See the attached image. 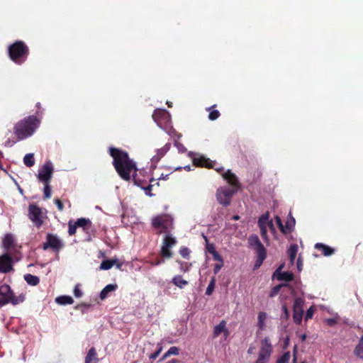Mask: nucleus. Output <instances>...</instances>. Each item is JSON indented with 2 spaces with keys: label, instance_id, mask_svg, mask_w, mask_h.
Segmentation results:
<instances>
[{
  "label": "nucleus",
  "instance_id": "obj_12",
  "mask_svg": "<svg viewBox=\"0 0 363 363\" xmlns=\"http://www.w3.org/2000/svg\"><path fill=\"white\" fill-rule=\"evenodd\" d=\"M303 303L304 301L301 298H296L294 301L293 306V318L296 325H300L301 323L303 314Z\"/></svg>",
  "mask_w": 363,
  "mask_h": 363
},
{
  "label": "nucleus",
  "instance_id": "obj_28",
  "mask_svg": "<svg viewBox=\"0 0 363 363\" xmlns=\"http://www.w3.org/2000/svg\"><path fill=\"white\" fill-rule=\"evenodd\" d=\"M24 279L30 286H36L40 282L39 277L31 274H25Z\"/></svg>",
  "mask_w": 363,
  "mask_h": 363
},
{
  "label": "nucleus",
  "instance_id": "obj_60",
  "mask_svg": "<svg viewBox=\"0 0 363 363\" xmlns=\"http://www.w3.org/2000/svg\"><path fill=\"white\" fill-rule=\"evenodd\" d=\"M162 350V346L160 343H158L157 344V350L156 351L158 352L159 354H160Z\"/></svg>",
  "mask_w": 363,
  "mask_h": 363
},
{
  "label": "nucleus",
  "instance_id": "obj_4",
  "mask_svg": "<svg viewBox=\"0 0 363 363\" xmlns=\"http://www.w3.org/2000/svg\"><path fill=\"white\" fill-rule=\"evenodd\" d=\"M151 225L157 234H166L173 230L174 220L171 216L164 213L152 218Z\"/></svg>",
  "mask_w": 363,
  "mask_h": 363
},
{
  "label": "nucleus",
  "instance_id": "obj_22",
  "mask_svg": "<svg viewBox=\"0 0 363 363\" xmlns=\"http://www.w3.org/2000/svg\"><path fill=\"white\" fill-rule=\"evenodd\" d=\"M315 249L321 252L322 255L326 257L330 256L335 252L333 248L320 242L315 245Z\"/></svg>",
  "mask_w": 363,
  "mask_h": 363
},
{
  "label": "nucleus",
  "instance_id": "obj_36",
  "mask_svg": "<svg viewBox=\"0 0 363 363\" xmlns=\"http://www.w3.org/2000/svg\"><path fill=\"white\" fill-rule=\"evenodd\" d=\"M177 262L179 264V269L182 272H187L189 271L191 267V264L188 262H184L180 260H177Z\"/></svg>",
  "mask_w": 363,
  "mask_h": 363
},
{
  "label": "nucleus",
  "instance_id": "obj_42",
  "mask_svg": "<svg viewBox=\"0 0 363 363\" xmlns=\"http://www.w3.org/2000/svg\"><path fill=\"white\" fill-rule=\"evenodd\" d=\"M286 286V284H279V285L274 286L270 291L269 296L270 297L275 296L276 295H277L279 294L281 288L283 286Z\"/></svg>",
  "mask_w": 363,
  "mask_h": 363
},
{
  "label": "nucleus",
  "instance_id": "obj_35",
  "mask_svg": "<svg viewBox=\"0 0 363 363\" xmlns=\"http://www.w3.org/2000/svg\"><path fill=\"white\" fill-rule=\"evenodd\" d=\"M215 286H216V277H211V281H210V282L208 285V287L206 289V294L207 296H211L213 294L214 289H215Z\"/></svg>",
  "mask_w": 363,
  "mask_h": 363
},
{
  "label": "nucleus",
  "instance_id": "obj_2",
  "mask_svg": "<svg viewBox=\"0 0 363 363\" xmlns=\"http://www.w3.org/2000/svg\"><path fill=\"white\" fill-rule=\"evenodd\" d=\"M39 123V120L35 116H28L15 124L13 133L18 140H22L33 134Z\"/></svg>",
  "mask_w": 363,
  "mask_h": 363
},
{
  "label": "nucleus",
  "instance_id": "obj_54",
  "mask_svg": "<svg viewBox=\"0 0 363 363\" xmlns=\"http://www.w3.org/2000/svg\"><path fill=\"white\" fill-rule=\"evenodd\" d=\"M223 266V262H219V263L216 264L214 265V268H213L214 274H217Z\"/></svg>",
  "mask_w": 363,
  "mask_h": 363
},
{
  "label": "nucleus",
  "instance_id": "obj_52",
  "mask_svg": "<svg viewBox=\"0 0 363 363\" xmlns=\"http://www.w3.org/2000/svg\"><path fill=\"white\" fill-rule=\"evenodd\" d=\"M54 203L56 204L58 211H63L64 205H63V203L62 202V201L60 199H55L54 200Z\"/></svg>",
  "mask_w": 363,
  "mask_h": 363
},
{
  "label": "nucleus",
  "instance_id": "obj_51",
  "mask_svg": "<svg viewBox=\"0 0 363 363\" xmlns=\"http://www.w3.org/2000/svg\"><path fill=\"white\" fill-rule=\"evenodd\" d=\"M174 145L177 147V148L179 152L183 153L186 151V149L183 144L176 141Z\"/></svg>",
  "mask_w": 363,
  "mask_h": 363
},
{
  "label": "nucleus",
  "instance_id": "obj_13",
  "mask_svg": "<svg viewBox=\"0 0 363 363\" xmlns=\"http://www.w3.org/2000/svg\"><path fill=\"white\" fill-rule=\"evenodd\" d=\"M234 191L230 189L220 188L216 191V199L219 203L224 206L230 204Z\"/></svg>",
  "mask_w": 363,
  "mask_h": 363
},
{
  "label": "nucleus",
  "instance_id": "obj_6",
  "mask_svg": "<svg viewBox=\"0 0 363 363\" xmlns=\"http://www.w3.org/2000/svg\"><path fill=\"white\" fill-rule=\"evenodd\" d=\"M248 243L251 247L254 249L257 254V259L256 260L255 267H259L267 257V250L256 235H252L248 238Z\"/></svg>",
  "mask_w": 363,
  "mask_h": 363
},
{
  "label": "nucleus",
  "instance_id": "obj_33",
  "mask_svg": "<svg viewBox=\"0 0 363 363\" xmlns=\"http://www.w3.org/2000/svg\"><path fill=\"white\" fill-rule=\"evenodd\" d=\"M354 354L358 357L363 359V336L360 338L358 345L354 349Z\"/></svg>",
  "mask_w": 363,
  "mask_h": 363
},
{
  "label": "nucleus",
  "instance_id": "obj_14",
  "mask_svg": "<svg viewBox=\"0 0 363 363\" xmlns=\"http://www.w3.org/2000/svg\"><path fill=\"white\" fill-rule=\"evenodd\" d=\"M154 121L160 127L165 125L169 120L168 112L164 109H156L152 114Z\"/></svg>",
  "mask_w": 363,
  "mask_h": 363
},
{
  "label": "nucleus",
  "instance_id": "obj_37",
  "mask_svg": "<svg viewBox=\"0 0 363 363\" xmlns=\"http://www.w3.org/2000/svg\"><path fill=\"white\" fill-rule=\"evenodd\" d=\"M295 225V219L293 217H291L290 219H289L286 224L284 225L285 229L287 230V234L291 233L293 230V228Z\"/></svg>",
  "mask_w": 363,
  "mask_h": 363
},
{
  "label": "nucleus",
  "instance_id": "obj_64",
  "mask_svg": "<svg viewBox=\"0 0 363 363\" xmlns=\"http://www.w3.org/2000/svg\"><path fill=\"white\" fill-rule=\"evenodd\" d=\"M14 143H15V142H14V141L11 142L10 140H8V141L6 143V145H7V146H12Z\"/></svg>",
  "mask_w": 363,
  "mask_h": 363
},
{
  "label": "nucleus",
  "instance_id": "obj_27",
  "mask_svg": "<svg viewBox=\"0 0 363 363\" xmlns=\"http://www.w3.org/2000/svg\"><path fill=\"white\" fill-rule=\"evenodd\" d=\"M298 245L296 244H293L290 245L288 250V255L291 264H293L295 261L298 252Z\"/></svg>",
  "mask_w": 363,
  "mask_h": 363
},
{
  "label": "nucleus",
  "instance_id": "obj_17",
  "mask_svg": "<svg viewBox=\"0 0 363 363\" xmlns=\"http://www.w3.org/2000/svg\"><path fill=\"white\" fill-rule=\"evenodd\" d=\"M2 245L6 250H16L17 247L16 241L13 235L11 233H7L5 235L3 239Z\"/></svg>",
  "mask_w": 363,
  "mask_h": 363
},
{
  "label": "nucleus",
  "instance_id": "obj_10",
  "mask_svg": "<svg viewBox=\"0 0 363 363\" xmlns=\"http://www.w3.org/2000/svg\"><path fill=\"white\" fill-rule=\"evenodd\" d=\"M42 209L37 205L32 203L28 206V217L37 228L43 223Z\"/></svg>",
  "mask_w": 363,
  "mask_h": 363
},
{
  "label": "nucleus",
  "instance_id": "obj_20",
  "mask_svg": "<svg viewBox=\"0 0 363 363\" xmlns=\"http://www.w3.org/2000/svg\"><path fill=\"white\" fill-rule=\"evenodd\" d=\"M171 147L170 143H166L162 147L159 148L156 151V155L152 157V163H157L162 157H163L166 153L169 150Z\"/></svg>",
  "mask_w": 363,
  "mask_h": 363
},
{
  "label": "nucleus",
  "instance_id": "obj_39",
  "mask_svg": "<svg viewBox=\"0 0 363 363\" xmlns=\"http://www.w3.org/2000/svg\"><path fill=\"white\" fill-rule=\"evenodd\" d=\"M291 357L290 352H286L276 362V363H289Z\"/></svg>",
  "mask_w": 363,
  "mask_h": 363
},
{
  "label": "nucleus",
  "instance_id": "obj_45",
  "mask_svg": "<svg viewBox=\"0 0 363 363\" xmlns=\"http://www.w3.org/2000/svg\"><path fill=\"white\" fill-rule=\"evenodd\" d=\"M315 308L313 306H311L306 311V313L305 315V320L307 321L309 319H311L313 316V314L315 313Z\"/></svg>",
  "mask_w": 363,
  "mask_h": 363
},
{
  "label": "nucleus",
  "instance_id": "obj_34",
  "mask_svg": "<svg viewBox=\"0 0 363 363\" xmlns=\"http://www.w3.org/2000/svg\"><path fill=\"white\" fill-rule=\"evenodd\" d=\"M115 262H116V261L112 260V259L104 260L101 263L100 269H103V270H108L113 266Z\"/></svg>",
  "mask_w": 363,
  "mask_h": 363
},
{
  "label": "nucleus",
  "instance_id": "obj_26",
  "mask_svg": "<svg viewBox=\"0 0 363 363\" xmlns=\"http://www.w3.org/2000/svg\"><path fill=\"white\" fill-rule=\"evenodd\" d=\"M172 282L174 285L180 289H183L185 286L188 285L189 284V282L184 280L180 275L174 276L172 279Z\"/></svg>",
  "mask_w": 363,
  "mask_h": 363
},
{
  "label": "nucleus",
  "instance_id": "obj_59",
  "mask_svg": "<svg viewBox=\"0 0 363 363\" xmlns=\"http://www.w3.org/2000/svg\"><path fill=\"white\" fill-rule=\"evenodd\" d=\"M269 229L272 232V233H274L275 232V228H274V225L273 224V222L272 220H270L269 222V224L268 225Z\"/></svg>",
  "mask_w": 363,
  "mask_h": 363
},
{
  "label": "nucleus",
  "instance_id": "obj_9",
  "mask_svg": "<svg viewBox=\"0 0 363 363\" xmlns=\"http://www.w3.org/2000/svg\"><path fill=\"white\" fill-rule=\"evenodd\" d=\"M64 246L63 242L56 235L48 233L46 236V242L43 243V249L44 250L51 249L52 251L58 252Z\"/></svg>",
  "mask_w": 363,
  "mask_h": 363
},
{
  "label": "nucleus",
  "instance_id": "obj_43",
  "mask_svg": "<svg viewBox=\"0 0 363 363\" xmlns=\"http://www.w3.org/2000/svg\"><path fill=\"white\" fill-rule=\"evenodd\" d=\"M261 237L265 242H269V238L267 235V228H259Z\"/></svg>",
  "mask_w": 363,
  "mask_h": 363
},
{
  "label": "nucleus",
  "instance_id": "obj_57",
  "mask_svg": "<svg viewBox=\"0 0 363 363\" xmlns=\"http://www.w3.org/2000/svg\"><path fill=\"white\" fill-rule=\"evenodd\" d=\"M170 356L169 353L168 351H167L164 354L163 356L159 360V362H161L162 361H164L165 359H167V357H169Z\"/></svg>",
  "mask_w": 363,
  "mask_h": 363
},
{
  "label": "nucleus",
  "instance_id": "obj_50",
  "mask_svg": "<svg viewBox=\"0 0 363 363\" xmlns=\"http://www.w3.org/2000/svg\"><path fill=\"white\" fill-rule=\"evenodd\" d=\"M74 295L77 298H79L82 296V292L79 288V284H77L74 289Z\"/></svg>",
  "mask_w": 363,
  "mask_h": 363
},
{
  "label": "nucleus",
  "instance_id": "obj_21",
  "mask_svg": "<svg viewBox=\"0 0 363 363\" xmlns=\"http://www.w3.org/2000/svg\"><path fill=\"white\" fill-rule=\"evenodd\" d=\"M223 177L225 179L229 184L231 186L238 188L240 187V183L236 175L231 172L230 170H228L226 172L223 174Z\"/></svg>",
  "mask_w": 363,
  "mask_h": 363
},
{
  "label": "nucleus",
  "instance_id": "obj_24",
  "mask_svg": "<svg viewBox=\"0 0 363 363\" xmlns=\"http://www.w3.org/2000/svg\"><path fill=\"white\" fill-rule=\"evenodd\" d=\"M118 289V285L117 284H108L106 285L101 291L100 293V295H99V297L101 300H104L105 298H107L108 296V294L109 292H112V291H116V289Z\"/></svg>",
  "mask_w": 363,
  "mask_h": 363
},
{
  "label": "nucleus",
  "instance_id": "obj_25",
  "mask_svg": "<svg viewBox=\"0 0 363 363\" xmlns=\"http://www.w3.org/2000/svg\"><path fill=\"white\" fill-rule=\"evenodd\" d=\"M222 333H228L226 322L225 320H221L219 324L214 327L213 337H218Z\"/></svg>",
  "mask_w": 363,
  "mask_h": 363
},
{
  "label": "nucleus",
  "instance_id": "obj_19",
  "mask_svg": "<svg viewBox=\"0 0 363 363\" xmlns=\"http://www.w3.org/2000/svg\"><path fill=\"white\" fill-rule=\"evenodd\" d=\"M75 223L77 228H82L84 232L88 233L93 230V225L90 219L85 218H78Z\"/></svg>",
  "mask_w": 363,
  "mask_h": 363
},
{
  "label": "nucleus",
  "instance_id": "obj_48",
  "mask_svg": "<svg viewBox=\"0 0 363 363\" xmlns=\"http://www.w3.org/2000/svg\"><path fill=\"white\" fill-rule=\"evenodd\" d=\"M164 260L163 259L156 257L155 259L150 261V264L152 266H158L162 263H164Z\"/></svg>",
  "mask_w": 363,
  "mask_h": 363
},
{
  "label": "nucleus",
  "instance_id": "obj_23",
  "mask_svg": "<svg viewBox=\"0 0 363 363\" xmlns=\"http://www.w3.org/2000/svg\"><path fill=\"white\" fill-rule=\"evenodd\" d=\"M99 361V359L98 358L97 352L95 347H91L89 350L85 357V363H98Z\"/></svg>",
  "mask_w": 363,
  "mask_h": 363
},
{
  "label": "nucleus",
  "instance_id": "obj_47",
  "mask_svg": "<svg viewBox=\"0 0 363 363\" xmlns=\"http://www.w3.org/2000/svg\"><path fill=\"white\" fill-rule=\"evenodd\" d=\"M203 238L206 242V250L210 254L212 255L213 253H214L216 251L215 246L213 244H210L208 242V239H207L206 236L203 235Z\"/></svg>",
  "mask_w": 363,
  "mask_h": 363
},
{
  "label": "nucleus",
  "instance_id": "obj_5",
  "mask_svg": "<svg viewBox=\"0 0 363 363\" xmlns=\"http://www.w3.org/2000/svg\"><path fill=\"white\" fill-rule=\"evenodd\" d=\"M24 299L23 295L16 296L8 284L0 285V307L8 303L16 306L23 302Z\"/></svg>",
  "mask_w": 363,
  "mask_h": 363
},
{
  "label": "nucleus",
  "instance_id": "obj_61",
  "mask_svg": "<svg viewBox=\"0 0 363 363\" xmlns=\"http://www.w3.org/2000/svg\"><path fill=\"white\" fill-rule=\"evenodd\" d=\"M335 322H336V321H335L334 319H333V318H330V319H328V325H334V324L335 323Z\"/></svg>",
  "mask_w": 363,
  "mask_h": 363
},
{
  "label": "nucleus",
  "instance_id": "obj_58",
  "mask_svg": "<svg viewBox=\"0 0 363 363\" xmlns=\"http://www.w3.org/2000/svg\"><path fill=\"white\" fill-rule=\"evenodd\" d=\"M159 353L158 352L155 351L154 353L151 354L150 356H149V358L150 359H155L158 356H159Z\"/></svg>",
  "mask_w": 363,
  "mask_h": 363
},
{
  "label": "nucleus",
  "instance_id": "obj_53",
  "mask_svg": "<svg viewBox=\"0 0 363 363\" xmlns=\"http://www.w3.org/2000/svg\"><path fill=\"white\" fill-rule=\"evenodd\" d=\"M212 256L214 260L218 261L219 262H223V259L222 256L217 251L213 253Z\"/></svg>",
  "mask_w": 363,
  "mask_h": 363
},
{
  "label": "nucleus",
  "instance_id": "obj_62",
  "mask_svg": "<svg viewBox=\"0 0 363 363\" xmlns=\"http://www.w3.org/2000/svg\"><path fill=\"white\" fill-rule=\"evenodd\" d=\"M166 363H180V361H179L177 359H172L167 362Z\"/></svg>",
  "mask_w": 363,
  "mask_h": 363
},
{
  "label": "nucleus",
  "instance_id": "obj_8",
  "mask_svg": "<svg viewBox=\"0 0 363 363\" xmlns=\"http://www.w3.org/2000/svg\"><path fill=\"white\" fill-rule=\"evenodd\" d=\"M272 351V346L268 337L261 341L258 358L255 363H267Z\"/></svg>",
  "mask_w": 363,
  "mask_h": 363
},
{
  "label": "nucleus",
  "instance_id": "obj_1",
  "mask_svg": "<svg viewBox=\"0 0 363 363\" xmlns=\"http://www.w3.org/2000/svg\"><path fill=\"white\" fill-rule=\"evenodd\" d=\"M109 155L113 158V165L121 177L125 181H130L131 174L134 184L145 190L147 195L152 196L150 193L152 184L145 185L146 182L138 178L136 174L137 167L135 162L129 157L128 153L120 148L110 147Z\"/></svg>",
  "mask_w": 363,
  "mask_h": 363
},
{
  "label": "nucleus",
  "instance_id": "obj_30",
  "mask_svg": "<svg viewBox=\"0 0 363 363\" xmlns=\"http://www.w3.org/2000/svg\"><path fill=\"white\" fill-rule=\"evenodd\" d=\"M269 213H266L261 216L258 219V226L259 228L265 227L267 228L270 220H269Z\"/></svg>",
  "mask_w": 363,
  "mask_h": 363
},
{
  "label": "nucleus",
  "instance_id": "obj_38",
  "mask_svg": "<svg viewBox=\"0 0 363 363\" xmlns=\"http://www.w3.org/2000/svg\"><path fill=\"white\" fill-rule=\"evenodd\" d=\"M190 252H191L190 250L185 246H182L179 249V254L184 259H189Z\"/></svg>",
  "mask_w": 363,
  "mask_h": 363
},
{
  "label": "nucleus",
  "instance_id": "obj_40",
  "mask_svg": "<svg viewBox=\"0 0 363 363\" xmlns=\"http://www.w3.org/2000/svg\"><path fill=\"white\" fill-rule=\"evenodd\" d=\"M77 226L75 222L69 220L68 223V233L70 236L75 235Z\"/></svg>",
  "mask_w": 363,
  "mask_h": 363
},
{
  "label": "nucleus",
  "instance_id": "obj_29",
  "mask_svg": "<svg viewBox=\"0 0 363 363\" xmlns=\"http://www.w3.org/2000/svg\"><path fill=\"white\" fill-rule=\"evenodd\" d=\"M55 301L60 305H68L74 303L73 298L69 296H60L55 298Z\"/></svg>",
  "mask_w": 363,
  "mask_h": 363
},
{
  "label": "nucleus",
  "instance_id": "obj_15",
  "mask_svg": "<svg viewBox=\"0 0 363 363\" xmlns=\"http://www.w3.org/2000/svg\"><path fill=\"white\" fill-rule=\"evenodd\" d=\"M193 164L196 167L215 168L216 162L211 160L203 155H199L193 158Z\"/></svg>",
  "mask_w": 363,
  "mask_h": 363
},
{
  "label": "nucleus",
  "instance_id": "obj_41",
  "mask_svg": "<svg viewBox=\"0 0 363 363\" xmlns=\"http://www.w3.org/2000/svg\"><path fill=\"white\" fill-rule=\"evenodd\" d=\"M44 184V197L45 199H50L51 197V187L50 186V183H43Z\"/></svg>",
  "mask_w": 363,
  "mask_h": 363
},
{
  "label": "nucleus",
  "instance_id": "obj_31",
  "mask_svg": "<svg viewBox=\"0 0 363 363\" xmlns=\"http://www.w3.org/2000/svg\"><path fill=\"white\" fill-rule=\"evenodd\" d=\"M23 162L28 167H31L35 164L34 155L33 153L26 154L23 157Z\"/></svg>",
  "mask_w": 363,
  "mask_h": 363
},
{
  "label": "nucleus",
  "instance_id": "obj_55",
  "mask_svg": "<svg viewBox=\"0 0 363 363\" xmlns=\"http://www.w3.org/2000/svg\"><path fill=\"white\" fill-rule=\"evenodd\" d=\"M296 264H297L298 270L301 271L302 269V266H303V261L301 259V256L298 257V258L297 259Z\"/></svg>",
  "mask_w": 363,
  "mask_h": 363
},
{
  "label": "nucleus",
  "instance_id": "obj_18",
  "mask_svg": "<svg viewBox=\"0 0 363 363\" xmlns=\"http://www.w3.org/2000/svg\"><path fill=\"white\" fill-rule=\"evenodd\" d=\"M284 267V264L280 265L278 269L276 270L274 275H277V278L280 281H291L294 280V275L293 273L289 272H281V269Z\"/></svg>",
  "mask_w": 363,
  "mask_h": 363
},
{
  "label": "nucleus",
  "instance_id": "obj_49",
  "mask_svg": "<svg viewBox=\"0 0 363 363\" xmlns=\"http://www.w3.org/2000/svg\"><path fill=\"white\" fill-rule=\"evenodd\" d=\"M167 351L169 352L170 356L178 355L179 354V349L175 346L171 347Z\"/></svg>",
  "mask_w": 363,
  "mask_h": 363
},
{
  "label": "nucleus",
  "instance_id": "obj_11",
  "mask_svg": "<svg viewBox=\"0 0 363 363\" xmlns=\"http://www.w3.org/2000/svg\"><path fill=\"white\" fill-rule=\"evenodd\" d=\"M53 174V167L51 162L44 164L42 169L39 170L37 177L43 183H50Z\"/></svg>",
  "mask_w": 363,
  "mask_h": 363
},
{
  "label": "nucleus",
  "instance_id": "obj_16",
  "mask_svg": "<svg viewBox=\"0 0 363 363\" xmlns=\"http://www.w3.org/2000/svg\"><path fill=\"white\" fill-rule=\"evenodd\" d=\"M12 258L8 253L0 256V272H9L12 269Z\"/></svg>",
  "mask_w": 363,
  "mask_h": 363
},
{
  "label": "nucleus",
  "instance_id": "obj_3",
  "mask_svg": "<svg viewBox=\"0 0 363 363\" xmlns=\"http://www.w3.org/2000/svg\"><path fill=\"white\" fill-rule=\"evenodd\" d=\"M29 53V48L22 40H16L8 48L9 58L18 65L23 64L27 60Z\"/></svg>",
  "mask_w": 363,
  "mask_h": 363
},
{
  "label": "nucleus",
  "instance_id": "obj_46",
  "mask_svg": "<svg viewBox=\"0 0 363 363\" xmlns=\"http://www.w3.org/2000/svg\"><path fill=\"white\" fill-rule=\"evenodd\" d=\"M220 116L218 110H211L208 114V118L211 121H215Z\"/></svg>",
  "mask_w": 363,
  "mask_h": 363
},
{
  "label": "nucleus",
  "instance_id": "obj_63",
  "mask_svg": "<svg viewBox=\"0 0 363 363\" xmlns=\"http://www.w3.org/2000/svg\"><path fill=\"white\" fill-rule=\"evenodd\" d=\"M168 177H169V174L164 175L163 174H162L160 175L159 179H164V180H166V179H167Z\"/></svg>",
  "mask_w": 363,
  "mask_h": 363
},
{
  "label": "nucleus",
  "instance_id": "obj_7",
  "mask_svg": "<svg viewBox=\"0 0 363 363\" xmlns=\"http://www.w3.org/2000/svg\"><path fill=\"white\" fill-rule=\"evenodd\" d=\"M177 242V239L172 236L171 233L164 234L160 252L161 257L162 258H171L173 255L171 248L173 247Z\"/></svg>",
  "mask_w": 363,
  "mask_h": 363
},
{
  "label": "nucleus",
  "instance_id": "obj_44",
  "mask_svg": "<svg viewBox=\"0 0 363 363\" xmlns=\"http://www.w3.org/2000/svg\"><path fill=\"white\" fill-rule=\"evenodd\" d=\"M275 220H276V223L277 224V225L279 226L281 232L283 233V234H287V230L285 229V228L284 227V225L282 223V221H281V219L280 218V217L279 216H275Z\"/></svg>",
  "mask_w": 363,
  "mask_h": 363
},
{
  "label": "nucleus",
  "instance_id": "obj_56",
  "mask_svg": "<svg viewBox=\"0 0 363 363\" xmlns=\"http://www.w3.org/2000/svg\"><path fill=\"white\" fill-rule=\"evenodd\" d=\"M282 309L285 315V318L287 319L289 317V312L286 305L282 306Z\"/></svg>",
  "mask_w": 363,
  "mask_h": 363
},
{
  "label": "nucleus",
  "instance_id": "obj_32",
  "mask_svg": "<svg viewBox=\"0 0 363 363\" xmlns=\"http://www.w3.org/2000/svg\"><path fill=\"white\" fill-rule=\"evenodd\" d=\"M267 318V313L265 312H259L258 314V327L261 330H264L265 323L264 321Z\"/></svg>",
  "mask_w": 363,
  "mask_h": 363
}]
</instances>
